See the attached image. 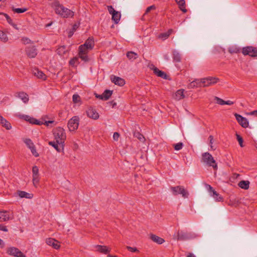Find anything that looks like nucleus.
<instances>
[{"label": "nucleus", "mask_w": 257, "mask_h": 257, "mask_svg": "<svg viewBox=\"0 0 257 257\" xmlns=\"http://www.w3.org/2000/svg\"><path fill=\"white\" fill-rule=\"evenodd\" d=\"M52 7L55 13L63 18H73L74 16V12L65 8L57 1L52 3Z\"/></svg>", "instance_id": "1"}, {"label": "nucleus", "mask_w": 257, "mask_h": 257, "mask_svg": "<svg viewBox=\"0 0 257 257\" xmlns=\"http://www.w3.org/2000/svg\"><path fill=\"white\" fill-rule=\"evenodd\" d=\"M201 161L206 164L209 167H212L213 169L216 171L218 169L217 164L212 156L208 152L202 154Z\"/></svg>", "instance_id": "2"}, {"label": "nucleus", "mask_w": 257, "mask_h": 257, "mask_svg": "<svg viewBox=\"0 0 257 257\" xmlns=\"http://www.w3.org/2000/svg\"><path fill=\"white\" fill-rule=\"evenodd\" d=\"M55 140L57 143L62 144L65 143L66 136L64 130L60 127L55 128L53 132Z\"/></svg>", "instance_id": "3"}, {"label": "nucleus", "mask_w": 257, "mask_h": 257, "mask_svg": "<svg viewBox=\"0 0 257 257\" xmlns=\"http://www.w3.org/2000/svg\"><path fill=\"white\" fill-rule=\"evenodd\" d=\"M196 237V235L193 232H186L184 230H178L176 235V239L178 240L184 241L191 239Z\"/></svg>", "instance_id": "4"}, {"label": "nucleus", "mask_w": 257, "mask_h": 257, "mask_svg": "<svg viewBox=\"0 0 257 257\" xmlns=\"http://www.w3.org/2000/svg\"><path fill=\"white\" fill-rule=\"evenodd\" d=\"M170 189L174 195L179 194L182 195L184 198H187L189 195L188 191L183 186H177L175 187H171Z\"/></svg>", "instance_id": "5"}, {"label": "nucleus", "mask_w": 257, "mask_h": 257, "mask_svg": "<svg viewBox=\"0 0 257 257\" xmlns=\"http://www.w3.org/2000/svg\"><path fill=\"white\" fill-rule=\"evenodd\" d=\"M109 13L111 15V19L115 24H117L121 18L120 12L117 11L114 9L112 6H108L107 7Z\"/></svg>", "instance_id": "6"}, {"label": "nucleus", "mask_w": 257, "mask_h": 257, "mask_svg": "<svg viewBox=\"0 0 257 257\" xmlns=\"http://www.w3.org/2000/svg\"><path fill=\"white\" fill-rule=\"evenodd\" d=\"M79 120V117L78 116H74L68 121V127L70 131H75L78 128Z\"/></svg>", "instance_id": "7"}, {"label": "nucleus", "mask_w": 257, "mask_h": 257, "mask_svg": "<svg viewBox=\"0 0 257 257\" xmlns=\"http://www.w3.org/2000/svg\"><path fill=\"white\" fill-rule=\"evenodd\" d=\"M242 53L244 55H249L252 57H257V48L247 46L242 48Z\"/></svg>", "instance_id": "8"}, {"label": "nucleus", "mask_w": 257, "mask_h": 257, "mask_svg": "<svg viewBox=\"0 0 257 257\" xmlns=\"http://www.w3.org/2000/svg\"><path fill=\"white\" fill-rule=\"evenodd\" d=\"M7 252L10 255L16 257H26V256L17 247H10L7 249Z\"/></svg>", "instance_id": "9"}, {"label": "nucleus", "mask_w": 257, "mask_h": 257, "mask_svg": "<svg viewBox=\"0 0 257 257\" xmlns=\"http://www.w3.org/2000/svg\"><path fill=\"white\" fill-rule=\"evenodd\" d=\"M219 78L213 77H207L202 78L203 87H208L214 85L219 81Z\"/></svg>", "instance_id": "10"}, {"label": "nucleus", "mask_w": 257, "mask_h": 257, "mask_svg": "<svg viewBox=\"0 0 257 257\" xmlns=\"http://www.w3.org/2000/svg\"><path fill=\"white\" fill-rule=\"evenodd\" d=\"M79 52L78 55L79 57L82 60L87 62L88 61V57L87 56V53L88 52V50H89L88 48H85L84 46L81 48V45L78 48Z\"/></svg>", "instance_id": "11"}, {"label": "nucleus", "mask_w": 257, "mask_h": 257, "mask_svg": "<svg viewBox=\"0 0 257 257\" xmlns=\"http://www.w3.org/2000/svg\"><path fill=\"white\" fill-rule=\"evenodd\" d=\"M206 187L208 189L210 195L215 199L216 201H223V197L219 195L216 191L214 190L209 185H207Z\"/></svg>", "instance_id": "12"}, {"label": "nucleus", "mask_w": 257, "mask_h": 257, "mask_svg": "<svg viewBox=\"0 0 257 257\" xmlns=\"http://www.w3.org/2000/svg\"><path fill=\"white\" fill-rule=\"evenodd\" d=\"M234 115L237 122L242 127L244 128H246L248 127L249 125V122L245 117H243L240 114L237 113H235Z\"/></svg>", "instance_id": "13"}, {"label": "nucleus", "mask_w": 257, "mask_h": 257, "mask_svg": "<svg viewBox=\"0 0 257 257\" xmlns=\"http://www.w3.org/2000/svg\"><path fill=\"white\" fill-rule=\"evenodd\" d=\"M25 143L27 147L31 150L33 155L35 157H38L39 154L37 153L35 146L32 141L29 139H27L25 140Z\"/></svg>", "instance_id": "14"}, {"label": "nucleus", "mask_w": 257, "mask_h": 257, "mask_svg": "<svg viewBox=\"0 0 257 257\" xmlns=\"http://www.w3.org/2000/svg\"><path fill=\"white\" fill-rule=\"evenodd\" d=\"M86 112L87 116L93 119H97L99 117L98 113L97 112L96 109L93 107H89L86 110Z\"/></svg>", "instance_id": "15"}, {"label": "nucleus", "mask_w": 257, "mask_h": 257, "mask_svg": "<svg viewBox=\"0 0 257 257\" xmlns=\"http://www.w3.org/2000/svg\"><path fill=\"white\" fill-rule=\"evenodd\" d=\"M25 51L28 57L30 58H35L37 55V50L34 46L26 47Z\"/></svg>", "instance_id": "16"}, {"label": "nucleus", "mask_w": 257, "mask_h": 257, "mask_svg": "<svg viewBox=\"0 0 257 257\" xmlns=\"http://www.w3.org/2000/svg\"><path fill=\"white\" fill-rule=\"evenodd\" d=\"M203 87V81L201 79H196L190 82L188 85V89Z\"/></svg>", "instance_id": "17"}, {"label": "nucleus", "mask_w": 257, "mask_h": 257, "mask_svg": "<svg viewBox=\"0 0 257 257\" xmlns=\"http://www.w3.org/2000/svg\"><path fill=\"white\" fill-rule=\"evenodd\" d=\"M49 145L53 147L58 152H61L64 150V144H60L57 143L56 141H50Z\"/></svg>", "instance_id": "18"}, {"label": "nucleus", "mask_w": 257, "mask_h": 257, "mask_svg": "<svg viewBox=\"0 0 257 257\" xmlns=\"http://www.w3.org/2000/svg\"><path fill=\"white\" fill-rule=\"evenodd\" d=\"M110 79L111 81L116 85L122 86L125 84L124 80L119 77L112 75Z\"/></svg>", "instance_id": "19"}, {"label": "nucleus", "mask_w": 257, "mask_h": 257, "mask_svg": "<svg viewBox=\"0 0 257 257\" xmlns=\"http://www.w3.org/2000/svg\"><path fill=\"white\" fill-rule=\"evenodd\" d=\"M94 46V41L92 37H89L84 44L81 45V48L84 46L86 48H88L89 50L93 49Z\"/></svg>", "instance_id": "20"}, {"label": "nucleus", "mask_w": 257, "mask_h": 257, "mask_svg": "<svg viewBox=\"0 0 257 257\" xmlns=\"http://www.w3.org/2000/svg\"><path fill=\"white\" fill-rule=\"evenodd\" d=\"M33 74L39 79H41L43 80L46 79V75L38 68H35L33 69Z\"/></svg>", "instance_id": "21"}, {"label": "nucleus", "mask_w": 257, "mask_h": 257, "mask_svg": "<svg viewBox=\"0 0 257 257\" xmlns=\"http://www.w3.org/2000/svg\"><path fill=\"white\" fill-rule=\"evenodd\" d=\"M0 124L7 130L11 129L12 125L10 122H9L7 119L4 118L2 115H0Z\"/></svg>", "instance_id": "22"}, {"label": "nucleus", "mask_w": 257, "mask_h": 257, "mask_svg": "<svg viewBox=\"0 0 257 257\" xmlns=\"http://www.w3.org/2000/svg\"><path fill=\"white\" fill-rule=\"evenodd\" d=\"M11 219L9 213L7 211H0V222L6 221Z\"/></svg>", "instance_id": "23"}, {"label": "nucleus", "mask_w": 257, "mask_h": 257, "mask_svg": "<svg viewBox=\"0 0 257 257\" xmlns=\"http://www.w3.org/2000/svg\"><path fill=\"white\" fill-rule=\"evenodd\" d=\"M46 243L49 245L52 246L55 249H58L60 247V245L59 244V242L56 240L55 239L49 238L46 239Z\"/></svg>", "instance_id": "24"}, {"label": "nucleus", "mask_w": 257, "mask_h": 257, "mask_svg": "<svg viewBox=\"0 0 257 257\" xmlns=\"http://www.w3.org/2000/svg\"><path fill=\"white\" fill-rule=\"evenodd\" d=\"M94 247L97 251L104 254H107L110 251L107 246L105 245H96Z\"/></svg>", "instance_id": "25"}, {"label": "nucleus", "mask_w": 257, "mask_h": 257, "mask_svg": "<svg viewBox=\"0 0 257 257\" xmlns=\"http://www.w3.org/2000/svg\"><path fill=\"white\" fill-rule=\"evenodd\" d=\"M18 195L20 198H26L28 199H31L33 197V194L32 193H29L23 191H18Z\"/></svg>", "instance_id": "26"}, {"label": "nucleus", "mask_w": 257, "mask_h": 257, "mask_svg": "<svg viewBox=\"0 0 257 257\" xmlns=\"http://www.w3.org/2000/svg\"><path fill=\"white\" fill-rule=\"evenodd\" d=\"M154 73L158 77H161L162 78L167 79V74L163 71L160 70L157 67H155L153 69Z\"/></svg>", "instance_id": "27"}, {"label": "nucleus", "mask_w": 257, "mask_h": 257, "mask_svg": "<svg viewBox=\"0 0 257 257\" xmlns=\"http://www.w3.org/2000/svg\"><path fill=\"white\" fill-rule=\"evenodd\" d=\"M16 96L20 98L25 103H27L29 101L28 95L24 92L18 93Z\"/></svg>", "instance_id": "28"}, {"label": "nucleus", "mask_w": 257, "mask_h": 257, "mask_svg": "<svg viewBox=\"0 0 257 257\" xmlns=\"http://www.w3.org/2000/svg\"><path fill=\"white\" fill-rule=\"evenodd\" d=\"M151 239L153 241H154L159 244H161L165 242V240L163 238H162L157 235H156L155 234H152L151 235Z\"/></svg>", "instance_id": "29"}, {"label": "nucleus", "mask_w": 257, "mask_h": 257, "mask_svg": "<svg viewBox=\"0 0 257 257\" xmlns=\"http://www.w3.org/2000/svg\"><path fill=\"white\" fill-rule=\"evenodd\" d=\"M112 93V91L109 90H105L101 95V99L106 100L109 98Z\"/></svg>", "instance_id": "30"}, {"label": "nucleus", "mask_w": 257, "mask_h": 257, "mask_svg": "<svg viewBox=\"0 0 257 257\" xmlns=\"http://www.w3.org/2000/svg\"><path fill=\"white\" fill-rule=\"evenodd\" d=\"M184 90L183 89H179L176 91L175 96V99L179 100L184 98Z\"/></svg>", "instance_id": "31"}, {"label": "nucleus", "mask_w": 257, "mask_h": 257, "mask_svg": "<svg viewBox=\"0 0 257 257\" xmlns=\"http://www.w3.org/2000/svg\"><path fill=\"white\" fill-rule=\"evenodd\" d=\"M176 3L179 5L180 10L183 12L186 13L187 10L185 8V2L184 0H176Z\"/></svg>", "instance_id": "32"}, {"label": "nucleus", "mask_w": 257, "mask_h": 257, "mask_svg": "<svg viewBox=\"0 0 257 257\" xmlns=\"http://www.w3.org/2000/svg\"><path fill=\"white\" fill-rule=\"evenodd\" d=\"M240 51V49L237 46L234 45L229 47L228 49V51L230 54H237Z\"/></svg>", "instance_id": "33"}, {"label": "nucleus", "mask_w": 257, "mask_h": 257, "mask_svg": "<svg viewBox=\"0 0 257 257\" xmlns=\"http://www.w3.org/2000/svg\"><path fill=\"white\" fill-rule=\"evenodd\" d=\"M173 58L174 61L179 62L181 61V57L180 54L176 50L173 51Z\"/></svg>", "instance_id": "34"}, {"label": "nucleus", "mask_w": 257, "mask_h": 257, "mask_svg": "<svg viewBox=\"0 0 257 257\" xmlns=\"http://www.w3.org/2000/svg\"><path fill=\"white\" fill-rule=\"evenodd\" d=\"M238 186L242 189H247L249 187V182L248 181H241L238 183Z\"/></svg>", "instance_id": "35"}, {"label": "nucleus", "mask_w": 257, "mask_h": 257, "mask_svg": "<svg viewBox=\"0 0 257 257\" xmlns=\"http://www.w3.org/2000/svg\"><path fill=\"white\" fill-rule=\"evenodd\" d=\"M126 56L129 60L134 61L138 58V54L133 51H129L126 53Z\"/></svg>", "instance_id": "36"}, {"label": "nucleus", "mask_w": 257, "mask_h": 257, "mask_svg": "<svg viewBox=\"0 0 257 257\" xmlns=\"http://www.w3.org/2000/svg\"><path fill=\"white\" fill-rule=\"evenodd\" d=\"M66 52L67 50L65 46H60L57 49V54L60 56H63L66 54Z\"/></svg>", "instance_id": "37"}, {"label": "nucleus", "mask_w": 257, "mask_h": 257, "mask_svg": "<svg viewBox=\"0 0 257 257\" xmlns=\"http://www.w3.org/2000/svg\"><path fill=\"white\" fill-rule=\"evenodd\" d=\"M79 63V58L75 57L69 61V64L72 67H76Z\"/></svg>", "instance_id": "38"}, {"label": "nucleus", "mask_w": 257, "mask_h": 257, "mask_svg": "<svg viewBox=\"0 0 257 257\" xmlns=\"http://www.w3.org/2000/svg\"><path fill=\"white\" fill-rule=\"evenodd\" d=\"M40 181V176L39 175H33V183L35 187H37Z\"/></svg>", "instance_id": "39"}, {"label": "nucleus", "mask_w": 257, "mask_h": 257, "mask_svg": "<svg viewBox=\"0 0 257 257\" xmlns=\"http://www.w3.org/2000/svg\"><path fill=\"white\" fill-rule=\"evenodd\" d=\"M8 40L7 35L3 31H0V40L5 43L7 42Z\"/></svg>", "instance_id": "40"}, {"label": "nucleus", "mask_w": 257, "mask_h": 257, "mask_svg": "<svg viewBox=\"0 0 257 257\" xmlns=\"http://www.w3.org/2000/svg\"><path fill=\"white\" fill-rule=\"evenodd\" d=\"M28 10L27 8H13V11L16 13H23Z\"/></svg>", "instance_id": "41"}, {"label": "nucleus", "mask_w": 257, "mask_h": 257, "mask_svg": "<svg viewBox=\"0 0 257 257\" xmlns=\"http://www.w3.org/2000/svg\"><path fill=\"white\" fill-rule=\"evenodd\" d=\"M0 15L2 16H5L6 19H7L8 22L11 25L14 23L13 22V20L11 19V18L7 14L4 13H0Z\"/></svg>", "instance_id": "42"}, {"label": "nucleus", "mask_w": 257, "mask_h": 257, "mask_svg": "<svg viewBox=\"0 0 257 257\" xmlns=\"http://www.w3.org/2000/svg\"><path fill=\"white\" fill-rule=\"evenodd\" d=\"M183 144L181 142L174 145V149L176 151H179L183 148Z\"/></svg>", "instance_id": "43"}, {"label": "nucleus", "mask_w": 257, "mask_h": 257, "mask_svg": "<svg viewBox=\"0 0 257 257\" xmlns=\"http://www.w3.org/2000/svg\"><path fill=\"white\" fill-rule=\"evenodd\" d=\"M214 99L216 100V103L219 105H222L225 104V100L218 97L215 96Z\"/></svg>", "instance_id": "44"}, {"label": "nucleus", "mask_w": 257, "mask_h": 257, "mask_svg": "<svg viewBox=\"0 0 257 257\" xmlns=\"http://www.w3.org/2000/svg\"><path fill=\"white\" fill-rule=\"evenodd\" d=\"M21 40L22 42L25 45L30 44L32 42L31 40L27 37H23L21 39Z\"/></svg>", "instance_id": "45"}, {"label": "nucleus", "mask_w": 257, "mask_h": 257, "mask_svg": "<svg viewBox=\"0 0 257 257\" xmlns=\"http://www.w3.org/2000/svg\"><path fill=\"white\" fill-rule=\"evenodd\" d=\"M72 99L73 102L76 103L80 101V96L77 94H74L72 96Z\"/></svg>", "instance_id": "46"}, {"label": "nucleus", "mask_w": 257, "mask_h": 257, "mask_svg": "<svg viewBox=\"0 0 257 257\" xmlns=\"http://www.w3.org/2000/svg\"><path fill=\"white\" fill-rule=\"evenodd\" d=\"M236 139L239 143L240 146L241 147H243V139L242 137L240 135L236 134Z\"/></svg>", "instance_id": "47"}, {"label": "nucleus", "mask_w": 257, "mask_h": 257, "mask_svg": "<svg viewBox=\"0 0 257 257\" xmlns=\"http://www.w3.org/2000/svg\"><path fill=\"white\" fill-rule=\"evenodd\" d=\"M126 248L130 251L133 252H139V251L137 247H133L130 246H126Z\"/></svg>", "instance_id": "48"}, {"label": "nucleus", "mask_w": 257, "mask_h": 257, "mask_svg": "<svg viewBox=\"0 0 257 257\" xmlns=\"http://www.w3.org/2000/svg\"><path fill=\"white\" fill-rule=\"evenodd\" d=\"M32 174L33 175H39V168L37 166H35L32 168Z\"/></svg>", "instance_id": "49"}, {"label": "nucleus", "mask_w": 257, "mask_h": 257, "mask_svg": "<svg viewBox=\"0 0 257 257\" xmlns=\"http://www.w3.org/2000/svg\"><path fill=\"white\" fill-rule=\"evenodd\" d=\"M209 144H210V146L211 149L212 150H215V148H214L212 146V144H213V136H210L209 137Z\"/></svg>", "instance_id": "50"}, {"label": "nucleus", "mask_w": 257, "mask_h": 257, "mask_svg": "<svg viewBox=\"0 0 257 257\" xmlns=\"http://www.w3.org/2000/svg\"><path fill=\"white\" fill-rule=\"evenodd\" d=\"M22 118H23L25 120L30 122V123H31V121H32V119L34 118L31 117L30 116L27 115H23Z\"/></svg>", "instance_id": "51"}, {"label": "nucleus", "mask_w": 257, "mask_h": 257, "mask_svg": "<svg viewBox=\"0 0 257 257\" xmlns=\"http://www.w3.org/2000/svg\"><path fill=\"white\" fill-rule=\"evenodd\" d=\"M32 121H31V123L35 124H38V125H41L43 124V122L36 119L35 118H33L32 119Z\"/></svg>", "instance_id": "52"}, {"label": "nucleus", "mask_w": 257, "mask_h": 257, "mask_svg": "<svg viewBox=\"0 0 257 257\" xmlns=\"http://www.w3.org/2000/svg\"><path fill=\"white\" fill-rule=\"evenodd\" d=\"M155 6L154 5L149 7L148 8H147L145 14L149 13L151 10H154L155 9Z\"/></svg>", "instance_id": "53"}, {"label": "nucleus", "mask_w": 257, "mask_h": 257, "mask_svg": "<svg viewBox=\"0 0 257 257\" xmlns=\"http://www.w3.org/2000/svg\"><path fill=\"white\" fill-rule=\"evenodd\" d=\"M172 31V30H170L168 33H164L161 34V37L163 38H167L169 37V36L170 35V33Z\"/></svg>", "instance_id": "54"}, {"label": "nucleus", "mask_w": 257, "mask_h": 257, "mask_svg": "<svg viewBox=\"0 0 257 257\" xmlns=\"http://www.w3.org/2000/svg\"><path fill=\"white\" fill-rule=\"evenodd\" d=\"M119 137V134L118 133L115 132L113 134V138L114 140L118 141Z\"/></svg>", "instance_id": "55"}, {"label": "nucleus", "mask_w": 257, "mask_h": 257, "mask_svg": "<svg viewBox=\"0 0 257 257\" xmlns=\"http://www.w3.org/2000/svg\"><path fill=\"white\" fill-rule=\"evenodd\" d=\"M0 230H2L5 232H7L8 231L7 226L2 224H0Z\"/></svg>", "instance_id": "56"}, {"label": "nucleus", "mask_w": 257, "mask_h": 257, "mask_svg": "<svg viewBox=\"0 0 257 257\" xmlns=\"http://www.w3.org/2000/svg\"><path fill=\"white\" fill-rule=\"evenodd\" d=\"M78 27H79L78 25H77L76 24H74L73 25L72 30L74 32L76 30V29L78 28Z\"/></svg>", "instance_id": "57"}, {"label": "nucleus", "mask_w": 257, "mask_h": 257, "mask_svg": "<svg viewBox=\"0 0 257 257\" xmlns=\"http://www.w3.org/2000/svg\"><path fill=\"white\" fill-rule=\"evenodd\" d=\"M233 103L234 102L231 100L225 101V104L231 105H232Z\"/></svg>", "instance_id": "58"}, {"label": "nucleus", "mask_w": 257, "mask_h": 257, "mask_svg": "<svg viewBox=\"0 0 257 257\" xmlns=\"http://www.w3.org/2000/svg\"><path fill=\"white\" fill-rule=\"evenodd\" d=\"M54 121H52V120H49V121H45L44 123H43V124H44L45 125H47V126H48L49 125V123H53Z\"/></svg>", "instance_id": "59"}, {"label": "nucleus", "mask_w": 257, "mask_h": 257, "mask_svg": "<svg viewBox=\"0 0 257 257\" xmlns=\"http://www.w3.org/2000/svg\"><path fill=\"white\" fill-rule=\"evenodd\" d=\"M5 246V243H4V242L3 241V240L2 239H1L0 238V246L3 248Z\"/></svg>", "instance_id": "60"}, {"label": "nucleus", "mask_w": 257, "mask_h": 257, "mask_svg": "<svg viewBox=\"0 0 257 257\" xmlns=\"http://www.w3.org/2000/svg\"><path fill=\"white\" fill-rule=\"evenodd\" d=\"M186 257H196L195 255L191 252L188 253Z\"/></svg>", "instance_id": "61"}, {"label": "nucleus", "mask_w": 257, "mask_h": 257, "mask_svg": "<svg viewBox=\"0 0 257 257\" xmlns=\"http://www.w3.org/2000/svg\"><path fill=\"white\" fill-rule=\"evenodd\" d=\"M250 114H251V115H256L257 116V110L251 111L250 113Z\"/></svg>", "instance_id": "62"}, {"label": "nucleus", "mask_w": 257, "mask_h": 257, "mask_svg": "<svg viewBox=\"0 0 257 257\" xmlns=\"http://www.w3.org/2000/svg\"><path fill=\"white\" fill-rule=\"evenodd\" d=\"M74 34V31H73L72 30L70 31L68 34V37L69 38H70L71 37H72V36Z\"/></svg>", "instance_id": "63"}, {"label": "nucleus", "mask_w": 257, "mask_h": 257, "mask_svg": "<svg viewBox=\"0 0 257 257\" xmlns=\"http://www.w3.org/2000/svg\"><path fill=\"white\" fill-rule=\"evenodd\" d=\"M14 28H15L16 29L18 30V28H17V25L15 24V23H13L12 25Z\"/></svg>", "instance_id": "64"}]
</instances>
